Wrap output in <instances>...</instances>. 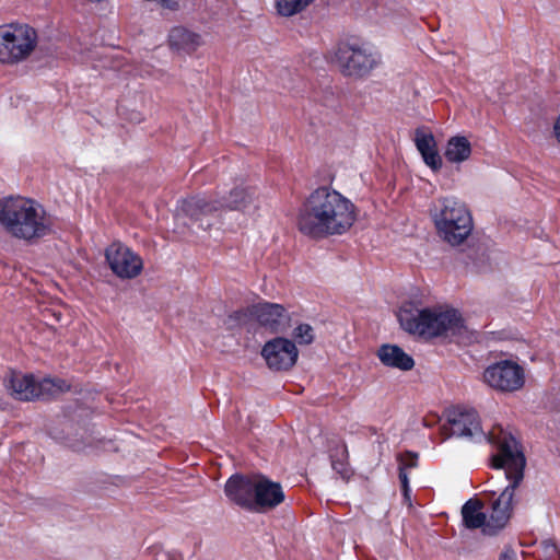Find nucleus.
<instances>
[{"instance_id": "f257e3e1", "label": "nucleus", "mask_w": 560, "mask_h": 560, "mask_svg": "<svg viewBox=\"0 0 560 560\" xmlns=\"http://www.w3.org/2000/svg\"><path fill=\"white\" fill-rule=\"evenodd\" d=\"M355 220L357 207L349 198L329 186H320L300 206L296 226L303 235L322 240L346 234Z\"/></svg>"}, {"instance_id": "f03ea898", "label": "nucleus", "mask_w": 560, "mask_h": 560, "mask_svg": "<svg viewBox=\"0 0 560 560\" xmlns=\"http://www.w3.org/2000/svg\"><path fill=\"white\" fill-rule=\"evenodd\" d=\"M525 466L526 458L518 440L514 435H503L500 441V452L492 456V467L503 469L509 483L492 502L491 511L487 514V528H483V534L495 535L506 525L512 513L514 491L523 481Z\"/></svg>"}, {"instance_id": "7ed1b4c3", "label": "nucleus", "mask_w": 560, "mask_h": 560, "mask_svg": "<svg viewBox=\"0 0 560 560\" xmlns=\"http://www.w3.org/2000/svg\"><path fill=\"white\" fill-rule=\"evenodd\" d=\"M397 316L404 330L428 339L460 335L465 327L457 310L418 308L413 302L404 303Z\"/></svg>"}, {"instance_id": "20e7f679", "label": "nucleus", "mask_w": 560, "mask_h": 560, "mask_svg": "<svg viewBox=\"0 0 560 560\" xmlns=\"http://www.w3.org/2000/svg\"><path fill=\"white\" fill-rule=\"evenodd\" d=\"M254 196V189L240 184L230 190L229 197L213 198L207 195H196L180 199L177 202L176 211L178 214L199 222V228L207 230L212 225L209 217L223 210H245L252 203Z\"/></svg>"}, {"instance_id": "39448f33", "label": "nucleus", "mask_w": 560, "mask_h": 560, "mask_svg": "<svg viewBox=\"0 0 560 560\" xmlns=\"http://www.w3.org/2000/svg\"><path fill=\"white\" fill-rule=\"evenodd\" d=\"M430 211L438 235L451 246L462 245L471 234L474 229L471 213L459 199L440 198Z\"/></svg>"}, {"instance_id": "423d86ee", "label": "nucleus", "mask_w": 560, "mask_h": 560, "mask_svg": "<svg viewBox=\"0 0 560 560\" xmlns=\"http://www.w3.org/2000/svg\"><path fill=\"white\" fill-rule=\"evenodd\" d=\"M446 419L451 435L472 442H488L497 446L500 452V441L503 435H513L502 427L494 428L490 432L482 429L478 412L474 408L456 406L447 409Z\"/></svg>"}, {"instance_id": "0eeeda50", "label": "nucleus", "mask_w": 560, "mask_h": 560, "mask_svg": "<svg viewBox=\"0 0 560 560\" xmlns=\"http://www.w3.org/2000/svg\"><path fill=\"white\" fill-rule=\"evenodd\" d=\"M0 223L16 238L35 237V202L24 197H8L0 201Z\"/></svg>"}, {"instance_id": "6e6552de", "label": "nucleus", "mask_w": 560, "mask_h": 560, "mask_svg": "<svg viewBox=\"0 0 560 560\" xmlns=\"http://www.w3.org/2000/svg\"><path fill=\"white\" fill-rule=\"evenodd\" d=\"M35 49V30L25 23L0 26V63L14 66L26 60Z\"/></svg>"}, {"instance_id": "1a4fd4ad", "label": "nucleus", "mask_w": 560, "mask_h": 560, "mask_svg": "<svg viewBox=\"0 0 560 560\" xmlns=\"http://www.w3.org/2000/svg\"><path fill=\"white\" fill-rule=\"evenodd\" d=\"M335 61L345 75L362 78L377 66L380 58L363 44L341 42L335 50Z\"/></svg>"}, {"instance_id": "9d476101", "label": "nucleus", "mask_w": 560, "mask_h": 560, "mask_svg": "<svg viewBox=\"0 0 560 560\" xmlns=\"http://www.w3.org/2000/svg\"><path fill=\"white\" fill-rule=\"evenodd\" d=\"M482 380L497 392L514 393L525 385V370L517 362L505 359L488 365Z\"/></svg>"}, {"instance_id": "9b49d317", "label": "nucleus", "mask_w": 560, "mask_h": 560, "mask_svg": "<svg viewBox=\"0 0 560 560\" xmlns=\"http://www.w3.org/2000/svg\"><path fill=\"white\" fill-rule=\"evenodd\" d=\"M105 257L113 272L122 279L136 278L143 268L142 258L119 242L106 248Z\"/></svg>"}, {"instance_id": "f8f14e48", "label": "nucleus", "mask_w": 560, "mask_h": 560, "mask_svg": "<svg viewBox=\"0 0 560 560\" xmlns=\"http://www.w3.org/2000/svg\"><path fill=\"white\" fill-rule=\"evenodd\" d=\"M261 357L270 370L288 371L296 363L299 351L292 340L276 337L264 345Z\"/></svg>"}, {"instance_id": "ddd939ff", "label": "nucleus", "mask_w": 560, "mask_h": 560, "mask_svg": "<svg viewBox=\"0 0 560 560\" xmlns=\"http://www.w3.org/2000/svg\"><path fill=\"white\" fill-rule=\"evenodd\" d=\"M255 481L256 478L232 475L224 485L225 497L238 508L254 512Z\"/></svg>"}, {"instance_id": "4468645a", "label": "nucleus", "mask_w": 560, "mask_h": 560, "mask_svg": "<svg viewBox=\"0 0 560 560\" xmlns=\"http://www.w3.org/2000/svg\"><path fill=\"white\" fill-rule=\"evenodd\" d=\"M254 512H265L277 508L284 499L282 486L265 476L256 477Z\"/></svg>"}, {"instance_id": "2eb2a0df", "label": "nucleus", "mask_w": 560, "mask_h": 560, "mask_svg": "<svg viewBox=\"0 0 560 560\" xmlns=\"http://www.w3.org/2000/svg\"><path fill=\"white\" fill-rule=\"evenodd\" d=\"M249 314L265 328L277 332L287 319L285 308L277 303L259 302L249 307Z\"/></svg>"}, {"instance_id": "dca6fc26", "label": "nucleus", "mask_w": 560, "mask_h": 560, "mask_svg": "<svg viewBox=\"0 0 560 560\" xmlns=\"http://www.w3.org/2000/svg\"><path fill=\"white\" fill-rule=\"evenodd\" d=\"M4 386L10 395L18 400L28 401L35 396L33 373L24 374L19 371H10L4 378Z\"/></svg>"}, {"instance_id": "f3484780", "label": "nucleus", "mask_w": 560, "mask_h": 560, "mask_svg": "<svg viewBox=\"0 0 560 560\" xmlns=\"http://www.w3.org/2000/svg\"><path fill=\"white\" fill-rule=\"evenodd\" d=\"M381 363L390 369L410 371L415 366L413 358L406 353L399 346L392 343L382 345L376 352Z\"/></svg>"}, {"instance_id": "a211bd4d", "label": "nucleus", "mask_w": 560, "mask_h": 560, "mask_svg": "<svg viewBox=\"0 0 560 560\" xmlns=\"http://www.w3.org/2000/svg\"><path fill=\"white\" fill-rule=\"evenodd\" d=\"M415 143L425 165H428L433 172L440 171L443 162L438 152L434 136L423 129H417L415 133Z\"/></svg>"}, {"instance_id": "6ab92c4d", "label": "nucleus", "mask_w": 560, "mask_h": 560, "mask_svg": "<svg viewBox=\"0 0 560 560\" xmlns=\"http://www.w3.org/2000/svg\"><path fill=\"white\" fill-rule=\"evenodd\" d=\"M168 44L173 50L189 55L196 51L203 40L200 34L184 26H175L168 33Z\"/></svg>"}, {"instance_id": "aec40b11", "label": "nucleus", "mask_w": 560, "mask_h": 560, "mask_svg": "<svg viewBox=\"0 0 560 560\" xmlns=\"http://www.w3.org/2000/svg\"><path fill=\"white\" fill-rule=\"evenodd\" d=\"M471 152V143L467 137L457 135L447 140L444 156L452 164H462L469 160Z\"/></svg>"}, {"instance_id": "412c9836", "label": "nucleus", "mask_w": 560, "mask_h": 560, "mask_svg": "<svg viewBox=\"0 0 560 560\" xmlns=\"http://www.w3.org/2000/svg\"><path fill=\"white\" fill-rule=\"evenodd\" d=\"M482 509L483 504L477 499H469L463 505L462 517L465 527L469 529L487 528V514Z\"/></svg>"}, {"instance_id": "4be33fe9", "label": "nucleus", "mask_w": 560, "mask_h": 560, "mask_svg": "<svg viewBox=\"0 0 560 560\" xmlns=\"http://www.w3.org/2000/svg\"><path fill=\"white\" fill-rule=\"evenodd\" d=\"M69 389L66 381L60 378H43L37 381V399L48 400Z\"/></svg>"}, {"instance_id": "5701e85b", "label": "nucleus", "mask_w": 560, "mask_h": 560, "mask_svg": "<svg viewBox=\"0 0 560 560\" xmlns=\"http://www.w3.org/2000/svg\"><path fill=\"white\" fill-rule=\"evenodd\" d=\"M314 0H276V10L281 16H292L305 10Z\"/></svg>"}, {"instance_id": "b1692460", "label": "nucleus", "mask_w": 560, "mask_h": 560, "mask_svg": "<svg viewBox=\"0 0 560 560\" xmlns=\"http://www.w3.org/2000/svg\"><path fill=\"white\" fill-rule=\"evenodd\" d=\"M56 218L37 205V238L56 233Z\"/></svg>"}, {"instance_id": "393cba45", "label": "nucleus", "mask_w": 560, "mask_h": 560, "mask_svg": "<svg viewBox=\"0 0 560 560\" xmlns=\"http://www.w3.org/2000/svg\"><path fill=\"white\" fill-rule=\"evenodd\" d=\"M417 466V456H415L409 464H400L399 465V472L398 478L401 485L402 494L407 500H410V486H409V477L407 469L413 468Z\"/></svg>"}, {"instance_id": "a878e982", "label": "nucleus", "mask_w": 560, "mask_h": 560, "mask_svg": "<svg viewBox=\"0 0 560 560\" xmlns=\"http://www.w3.org/2000/svg\"><path fill=\"white\" fill-rule=\"evenodd\" d=\"M293 337L300 345H310L314 340V331L311 325L300 324L293 330Z\"/></svg>"}, {"instance_id": "bb28decb", "label": "nucleus", "mask_w": 560, "mask_h": 560, "mask_svg": "<svg viewBox=\"0 0 560 560\" xmlns=\"http://www.w3.org/2000/svg\"><path fill=\"white\" fill-rule=\"evenodd\" d=\"M37 68L51 67L56 60V48L51 46L37 48Z\"/></svg>"}, {"instance_id": "cd10ccee", "label": "nucleus", "mask_w": 560, "mask_h": 560, "mask_svg": "<svg viewBox=\"0 0 560 560\" xmlns=\"http://www.w3.org/2000/svg\"><path fill=\"white\" fill-rule=\"evenodd\" d=\"M332 468L341 475L342 478H347L349 476V469L343 462H335L331 463Z\"/></svg>"}, {"instance_id": "c85d7f7f", "label": "nucleus", "mask_w": 560, "mask_h": 560, "mask_svg": "<svg viewBox=\"0 0 560 560\" xmlns=\"http://www.w3.org/2000/svg\"><path fill=\"white\" fill-rule=\"evenodd\" d=\"M499 560H516V553L512 549L504 550Z\"/></svg>"}, {"instance_id": "c756f323", "label": "nucleus", "mask_w": 560, "mask_h": 560, "mask_svg": "<svg viewBox=\"0 0 560 560\" xmlns=\"http://www.w3.org/2000/svg\"><path fill=\"white\" fill-rule=\"evenodd\" d=\"M69 57L75 60L77 62L85 61V56L82 49L78 54L73 52L72 55H69Z\"/></svg>"}, {"instance_id": "7c9ffc66", "label": "nucleus", "mask_w": 560, "mask_h": 560, "mask_svg": "<svg viewBox=\"0 0 560 560\" xmlns=\"http://www.w3.org/2000/svg\"><path fill=\"white\" fill-rule=\"evenodd\" d=\"M553 132L557 141L560 143V116L557 118L555 122Z\"/></svg>"}, {"instance_id": "2f4dec72", "label": "nucleus", "mask_w": 560, "mask_h": 560, "mask_svg": "<svg viewBox=\"0 0 560 560\" xmlns=\"http://www.w3.org/2000/svg\"><path fill=\"white\" fill-rule=\"evenodd\" d=\"M37 313L45 319L47 317V314H49V310L47 307H37Z\"/></svg>"}, {"instance_id": "473e14b6", "label": "nucleus", "mask_w": 560, "mask_h": 560, "mask_svg": "<svg viewBox=\"0 0 560 560\" xmlns=\"http://www.w3.org/2000/svg\"><path fill=\"white\" fill-rule=\"evenodd\" d=\"M55 317H56V320L59 322L60 320V315H57L56 313L52 314Z\"/></svg>"}]
</instances>
